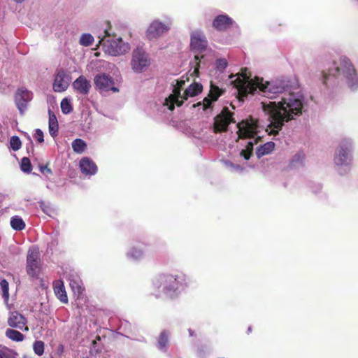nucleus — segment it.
I'll return each instance as SVG.
<instances>
[{"mask_svg": "<svg viewBox=\"0 0 358 358\" xmlns=\"http://www.w3.org/2000/svg\"><path fill=\"white\" fill-rule=\"evenodd\" d=\"M15 2H16L17 3H22L23 1H24L25 0H13Z\"/></svg>", "mask_w": 358, "mask_h": 358, "instance_id": "obj_44", "label": "nucleus"}, {"mask_svg": "<svg viewBox=\"0 0 358 358\" xmlns=\"http://www.w3.org/2000/svg\"><path fill=\"white\" fill-rule=\"evenodd\" d=\"M231 122H235L232 113L227 108H223L222 112L214 118L213 132L218 133L227 131L229 124Z\"/></svg>", "mask_w": 358, "mask_h": 358, "instance_id": "obj_12", "label": "nucleus"}, {"mask_svg": "<svg viewBox=\"0 0 358 358\" xmlns=\"http://www.w3.org/2000/svg\"><path fill=\"white\" fill-rule=\"evenodd\" d=\"M0 285L2 290V296L5 302H8L9 299V285L6 279H2L0 281Z\"/></svg>", "mask_w": 358, "mask_h": 358, "instance_id": "obj_31", "label": "nucleus"}, {"mask_svg": "<svg viewBox=\"0 0 358 358\" xmlns=\"http://www.w3.org/2000/svg\"><path fill=\"white\" fill-rule=\"evenodd\" d=\"M208 41L204 34L200 30H196L191 33L190 35V47L191 50L196 54L194 56V62L196 65L199 66V63L203 58L201 55L207 48Z\"/></svg>", "mask_w": 358, "mask_h": 358, "instance_id": "obj_7", "label": "nucleus"}, {"mask_svg": "<svg viewBox=\"0 0 358 358\" xmlns=\"http://www.w3.org/2000/svg\"><path fill=\"white\" fill-rule=\"evenodd\" d=\"M188 331L190 336L194 335V331L191 329H189Z\"/></svg>", "mask_w": 358, "mask_h": 358, "instance_id": "obj_43", "label": "nucleus"}, {"mask_svg": "<svg viewBox=\"0 0 358 358\" xmlns=\"http://www.w3.org/2000/svg\"><path fill=\"white\" fill-rule=\"evenodd\" d=\"M153 286L161 289L168 297L173 298L183 291L188 285L187 276L184 273H161L152 281Z\"/></svg>", "mask_w": 358, "mask_h": 358, "instance_id": "obj_3", "label": "nucleus"}, {"mask_svg": "<svg viewBox=\"0 0 358 358\" xmlns=\"http://www.w3.org/2000/svg\"><path fill=\"white\" fill-rule=\"evenodd\" d=\"M34 138L40 143L44 141L43 132L41 129H36L35 130Z\"/></svg>", "mask_w": 358, "mask_h": 358, "instance_id": "obj_41", "label": "nucleus"}, {"mask_svg": "<svg viewBox=\"0 0 358 358\" xmlns=\"http://www.w3.org/2000/svg\"><path fill=\"white\" fill-rule=\"evenodd\" d=\"M143 251L136 247L131 248L127 252V258L133 261H138L141 259L143 257Z\"/></svg>", "mask_w": 358, "mask_h": 358, "instance_id": "obj_25", "label": "nucleus"}, {"mask_svg": "<svg viewBox=\"0 0 358 358\" xmlns=\"http://www.w3.org/2000/svg\"><path fill=\"white\" fill-rule=\"evenodd\" d=\"M80 168L85 175L92 176L97 172L96 165L88 157H84L80 161Z\"/></svg>", "mask_w": 358, "mask_h": 358, "instance_id": "obj_19", "label": "nucleus"}, {"mask_svg": "<svg viewBox=\"0 0 358 358\" xmlns=\"http://www.w3.org/2000/svg\"><path fill=\"white\" fill-rule=\"evenodd\" d=\"M94 41V37L91 34L85 33L80 37L79 43L83 46L88 47L92 45Z\"/></svg>", "mask_w": 358, "mask_h": 358, "instance_id": "obj_30", "label": "nucleus"}, {"mask_svg": "<svg viewBox=\"0 0 358 358\" xmlns=\"http://www.w3.org/2000/svg\"><path fill=\"white\" fill-rule=\"evenodd\" d=\"M72 86L77 93L82 95L88 94L92 87L90 81L83 76H80L76 79Z\"/></svg>", "mask_w": 358, "mask_h": 358, "instance_id": "obj_18", "label": "nucleus"}, {"mask_svg": "<svg viewBox=\"0 0 358 358\" xmlns=\"http://www.w3.org/2000/svg\"><path fill=\"white\" fill-rule=\"evenodd\" d=\"M21 141L20 138L17 136H13L10 139V148L14 150L17 151L21 148Z\"/></svg>", "mask_w": 358, "mask_h": 358, "instance_id": "obj_35", "label": "nucleus"}, {"mask_svg": "<svg viewBox=\"0 0 358 358\" xmlns=\"http://www.w3.org/2000/svg\"><path fill=\"white\" fill-rule=\"evenodd\" d=\"M40 255L35 248H29L27 257V272L31 277H37L40 272Z\"/></svg>", "mask_w": 358, "mask_h": 358, "instance_id": "obj_10", "label": "nucleus"}, {"mask_svg": "<svg viewBox=\"0 0 358 358\" xmlns=\"http://www.w3.org/2000/svg\"><path fill=\"white\" fill-rule=\"evenodd\" d=\"M33 350L38 356H41L44 353V343L41 341H36L34 343Z\"/></svg>", "mask_w": 358, "mask_h": 358, "instance_id": "obj_34", "label": "nucleus"}, {"mask_svg": "<svg viewBox=\"0 0 358 358\" xmlns=\"http://www.w3.org/2000/svg\"><path fill=\"white\" fill-rule=\"evenodd\" d=\"M42 209H43V212H45V213H48V211H47V210H45V208H43V207H42Z\"/></svg>", "mask_w": 358, "mask_h": 358, "instance_id": "obj_48", "label": "nucleus"}, {"mask_svg": "<svg viewBox=\"0 0 358 358\" xmlns=\"http://www.w3.org/2000/svg\"><path fill=\"white\" fill-rule=\"evenodd\" d=\"M224 164L225 166L231 171L242 172L243 171V169L240 165L234 164L229 160L224 161Z\"/></svg>", "mask_w": 358, "mask_h": 358, "instance_id": "obj_37", "label": "nucleus"}, {"mask_svg": "<svg viewBox=\"0 0 358 358\" xmlns=\"http://www.w3.org/2000/svg\"><path fill=\"white\" fill-rule=\"evenodd\" d=\"M229 80L230 84L237 90L242 98L258 94L272 99L279 94H284L278 102H261L262 110L268 116V123L265 127L252 117L236 124V139H248L245 148L241 150L240 155L248 160L252 154L256 140L263 136L262 131L268 135H278L285 122L295 120L303 114L305 99L302 94L291 92L299 87V80L295 76L264 81L262 78H252L250 73L244 69L241 73L231 74Z\"/></svg>", "mask_w": 358, "mask_h": 358, "instance_id": "obj_1", "label": "nucleus"}, {"mask_svg": "<svg viewBox=\"0 0 358 358\" xmlns=\"http://www.w3.org/2000/svg\"><path fill=\"white\" fill-rule=\"evenodd\" d=\"M183 84L184 81L176 80V85H173L172 94L165 99L164 106H167V108L171 111L174 109L175 104L180 106L185 100L197 96L203 90V85L200 83L194 82L181 94V88Z\"/></svg>", "mask_w": 358, "mask_h": 358, "instance_id": "obj_4", "label": "nucleus"}, {"mask_svg": "<svg viewBox=\"0 0 358 358\" xmlns=\"http://www.w3.org/2000/svg\"><path fill=\"white\" fill-rule=\"evenodd\" d=\"M46 187H47V188H48V189H50V188H51V187H50V185L49 184H47Z\"/></svg>", "mask_w": 358, "mask_h": 358, "instance_id": "obj_49", "label": "nucleus"}, {"mask_svg": "<svg viewBox=\"0 0 358 358\" xmlns=\"http://www.w3.org/2000/svg\"><path fill=\"white\" fill-rule=\"evenodd\" d=\"M73 150L78 154L83 153L87 147L86 143L81 138H76L71 143Z\"/></svg>", "mask_w": 358, "mask_h": 358, "instance_id": "obj_29", "label": "nucleus"}, {"mask_svg": "<svg viewBox=\"0 0 358 358\" xmlns=\"http://www.w3.org/2000/svg\"><path fill=\"white\" fill-rule=\"evenodd\" d=\"M130 65L136 73L145 71L150 65L149 55L143 48L137 47L132 52Z\"/></svg>", "mask_w": 358, "mask_h": 358, "instance_id": "obj_8", "label": "nucleus"}, {"mask_svg": "<svg viewBox=\"0 0 358 358\" xmlns=\"http://www.w3.org/2000/svg\"><path fill=\"white\" fill-rule=\"evenodd\" d=\"M305 159V154L303 151H299L293 155L289 161V166L292 169L302 166Z\"/></svg>", "mask_w": 358, "mask_h": 358, "instance_id": "obj_22", "label": "nucleus"}, {"mask_svg": "<svg viewBox=\"0 0 358 358\" xmlns=\"http://www.w3.org/2000/svg\"><path fill=\"white\" fill-rule=\"evenodd\" d=\"M224 90L218 86L210 83V90L208 94L203 99L202 101L194 104L193 107L202 106L203 110L208 114L211 113L214 107L215 103L218 100L219 97L224 93Z\"/></svg>", "mask_w": 358, "mask_h": 358, "instance_id": "obj_9", "label": "nucleus"}, {"mask_svg": "<svg viewBox=\"0 0 358 358\" xmlns=\"http://www.w3.org/2000/svg\"><path fill=\"white\" fill-rule=\"evenodd\" d=\"M60 106L62 112L65 115L69 114L73 110L71 101L67 98H64L62 100Z\"/></svg>", "mask_w": 358, "mask_h": 358, "instance_id": "obj_32", "label": "nucleus"}, {"mask_svg": "<svg viewBox=\"0 0 358 358\" xmlns=\"http://www.w3.org/2000/svg\"><path fill=\"white\" fill-rule=\"evenodd\" d=\"M251 331H252V327H249L248 329V333L249 334L250 332H251Z\"/></svg>", "mask_w": 358, "mask_h": 358, "instance_id": "obj_46", "label": "nucleus"}, {"mask_svg": "<svg viewBox=\"0 0 358 358\" xmlns=\"http://www.w3.org/2000/svg\"><path fill=\"white\" fill-rule=\"evenodd\" d=\"M94 81L96 89L100 92H106L110 90L113 92H119V89L115 86L113 78L108 74H97L94 77Z\"/></svg>", "mask_w": 358, "mask_h": 358, "instance_id": "obj_11", "label": "nucleus"}, {"mask_svg": "<svg viewBox=\"0 0 358 358\" xmlns=\"http://www.w3.org/2000/svg\"><path fill=\"white\" fill-rule=\"evenodd\" d=\"M210 350L206 346L201 345L196 350V355L199 358H205L209 353Z\"/></svg>", "mask_w": 358, "mask_h": 358, "instance_id": "obj_39", "label": "nucleus"}, {"mask_svg": "<svg viewBox=\"0 0 358 358\" xmlns=\"http://www.w3.org/2000/svg\"><path fill=\"white\" fill-rule=\"evenodd\" d=\"M99 43L102 44L104 52L111 56H117L127 53L130 50V45L121 38H101Z\"/></svg>", "mask_w": 358, "mask_h": 358, "instance_id": "obj_6", "label": "nucleus"}, {"mask_svg": "<svg viewBox=\"0 0 358 358\" xmlns=\"http://www.w3.org/2000/svg\"><path fill=\"white\" fill-rule=\"evenodd\" d=\"M33 94L31 92L22 87L18 88L15 94V103L21 115H24L27 109L28 103L31 101Z\"/></svg>", "mask_w": 358, "mask_h": 358, "instance_id": "obj_13", "label": "nucleus"}, {"mask_svg": "<svg viewBox=\"0 0 358 358\" xmlns=\"http://www.w3.org/2000/svg\"><path fill=\"white\" fill-rule=\"evenodd\" d=\"M38 169L45 178H48L52 173V170L47 165H39Z\"/></svg>", "mask_w": 358, "mask_h": 358, "instance_id": "obj_40", "label": "nucleus"}, {"mask_svg": "<svg viewBox=\"0 0 358 358\" xmlns=\"http://www.w3.org/2000/svg\"><path fill=\"white\" fill-rule=\"evenodd\" d=\"M49 133L52 137L57 136L58 134V122L57 117L55 114L51 113V110H49Z\"/></svg>", "mask_w": 358, "mask_h": 358, "instance_id": "obj_24", "label": "nucleus"}, {"mask_svg": "<svg viewBox=\"0 0 358 358\" xmlns=\"http://www.w3.org/2000/svg\"><path fill=\"white\" fill-rule=\"evenodd\" d=\"M343 78L348 87L351 91L358 89V75L356 69L349 59L341 57L339 62H332L322 72V83L327 87L338 83L339 78Z\"/></svg>", "mask_w": 358, "mask_h": 358, "instance_id": "obj_2", "label": "nucleus"}, {"mask_svg": "<svg viewBox=\"0 0 358 358\" xmlns=\"http://www.w3.org/2000/svg\"><path fill=\"white\" fill-rule=\"evenodd\" d=\"M3 196L1 194H0V202H1L3 201Z\"/></svg>", "mask_w": 358, "mask_h": 358, "instance_id": "obj_45", "label": "nucleus"}, {"mask_svg": "<svg viewBox=\"0 0 358 358\" xmlns=\"http://www.w3.org/2000/svg\"><path fill=\"white\" fill-rule=\"evenodd\" d=\"M54 292L57 299L64 303H68V297L64 285L62 281L57 282L54 285Z\"/></svg>", "mask_w": 358, "mask_h": 358, "instance_id": "obj_20", "label": "nucleus"}, {"mask_svg": "<svg viewBox=\"0 0 358 358\" xmlns=\"http://www.w3.org/2000/svg\"><path fill=\"white\" fill-rule=\"evenodd\" d=\"M27 323V318L21 313L15 311L11 313L8 319V324L12 328L19 329L20 330L28 331V327L26 326Z\"/></svg>", "mask_w": 358, "mask_h": 358, "instance_id": "obj_16", "label": "nucleus"}, {"mask_svg": "<svg viewBox=\"0 0 358 358\" xmlns=\"http://www.w3.org/2000/svg\"><path fill=\"white\" fill-rule=\"evenodd\" d=\"M97 339L99 341L100 340V336H96Z\"/></svg>", "mask_w": 358, "mask_h": 358, "instance_id": "obj_50", "label": "nucleus"}, {"mask_svg": "<svg viewBox=\"0 0 358 358\" xmlns=\"http://www.w3.org/2000/svg\"><path fill=\"white\" fill-rule=\"evenodd\" d=\"M69 285L75 294H80L82 293L83 289L82 287L81 280L78 277H71L69 278Z\"/></svg>", "mask_w": 358, "mask_h": 358, "instance_id": "obj_26", "label": "nucleus"}, {"mask_svg": "<svg viewBox=\"0 0 358 358\" xmlns=\"http://www.w3.org/2000/svg\"><path fill=\"white\" fill-rule=\"evenodd\" d=\"M320 189H321V185H317V191H320Z\"/></svg>", "mask_w": 358, "mask_h": 358, "instance_id": "obj_47", "label": "nucleus"}, {"mask_svg": "<svg viewBox=\"0 0 358 358\" xmlns=\"http://www.w3.org/2000/svg\"><path fill=\"white\" fill-rule=\"evenodd\" d=\"M10 226L15 231H22L26 225L21 217L15 215L10 218Z\"/></svg>", "mask_w": 358, "mask_h": 358, "instance_id": "obj_27", "label": "nucleus"}, {"mask_svg": "<svg viewBox=\"0 0 358 358\" xmlns=\"http://www.w3.org/2000/svg\"><path fill=\"white\" fill-rule=\"evenodd\" d=\"M29 147H27V152L29 154L30 152H31L33 154L34 152V148H33V143L31 141L29 144Z\"/></svg>", "mask_w": 358, "mask_h": 358, "instance_id": "obj_42", "label": "nucleus"}, {"mask_svg": "<svg viewBox=\"0 0 358 358\" xmlns=\"http://www.w3.org/2000/svg\"><path fill=\"white\" fill-rule=\"evenodd\" d=\"M170 29L169 25L164 24L159 20H154L146 31V36L149 40L155 39L162 36Z\"/></svg>", "mask_w": 358, "mask_h": 358, "instance_id": "obj_14", "label": "nucleus"}, {"mask_svg": "<svg viewBox=\"0 0 358 358\" xmlns=\"http://www.w3.org/2000/svg\"><path fill=\"white\" fill-rule=\"evenodd\" d=\"M228 66L227 60L225 58L217 59L215 61V68L217 71L222 73Z\"/></svg>", "mask_w": 358, "mask_h": 358, "instance_id": "obj_36", "label": "nucleus"}, {"mask_svg": "<svg viewBox=\"0 0 358 358\" xmlns=\"http://www.w3.org/2000/svg\"><path fill=\"white\" fill-rule=\"evenodd\" d=\"M11 357V350L3 345H0V358H10Z\"/></svg>", "mask_w": 358, "mask_h": 358, "instance_id": "obj_38", "label": "nucleus"}, {"mask_svg": "<svg viewBox=\"0 0 358 358\" xmlns=\"http://www.w3.org/2000/svg\"><path fill=\"white\" fill-rule=\"evenodd\" d=\"M234 24L231 17L225 14L216 16L213 21V27L219 31H224Z\"/></svg>", "mask_w": 358, "mask_h": 358, "instance_id": "obj_17", "label": "nucleus"}, {"mask_svg": "<svg viewBox=\"0 0 358 358\" xmlns=\"http://www.w3.org/2000/svg\"><path fill=\"white\" fill-rule=\"evenodd\" d=\"M169 332L164 330L161 332L157 340V348L162 352H166L169 346Z\"/></svg>", "mask_w": 358, "mask_h": 358, "instance_id": "obj_21", "label": "nucleus"}, {"mask_svg": "<svg viewBox=\"0 0 358 358\" xmlns=\"http://www.w3.org/2000/svg\"><path fill=\"white\" fill-rule=\"evenodd\" d=\"M353 142L351 138H343L335 150L334 163L338 173L344 176L351 170L353 160Z\"/></svg>", "mask_w": 358, "mask_h": 358, "instance_id": "obj_5", "label": "nucleus"}, {"mask_svg": "<svg viewBox=\"0 0 358 358\" xmlns=\"http://www.w3.org/2000/svg\"><path fill=\"white\" fill-rule=\"evenodd\" d=\"M70 80L71 78L66 71L64 70L58 71L53 83L54 91L57 92L65 91L69 85Z\"/></svg>", "mask_w": 358, "mask_h": 358, "instance_id": "obj_15", "label": "nucleus"}, {"mask_svg": "<svg viewBox=\"0 0 358 358\" xmlns=\"http://www.w3.org/2000/svg\"><path fill=\"white\" fill-rule=\"evenodd\" d=\"M274 148L275 143L273 142H267L257 148L256 155L258 158H261L264 155L270 154L274 150Z\"/></svg>", "mask_w": 358, "mask_h": 358, "instance_id": "obj_23", "label": "nucleus"}, {"mask_svg": "<svg viewBox=\"0 0 358 358\" xmlns=\"http://www.w3.org/2000/svg\"><path fill=\"white\" fill-rule=\"evenodd\" d=\"M6 336L16 342H21L24 339V336L22 333L13 329H6Z\"/></svg>", "mask_w": 358, "mask_h": 358, "instance_id": "obj_28", "label": "nucleus"}, {"mask_svg": "<svg viewBox=\"0 0 358 358\" xmlns=\"http://www.w3.org/2000/svg\"><path fill=\"white\" fill-rule=\"evenodd\" d=\"M21 170L27 173H31L32 170V166L30 159L28 157H23L21 160L20 164Z\"/></svg>", "mask_w": 358, "mask_h": 358, "instance_id": "obj_33", "label": "nucleus"}]
</instances>
